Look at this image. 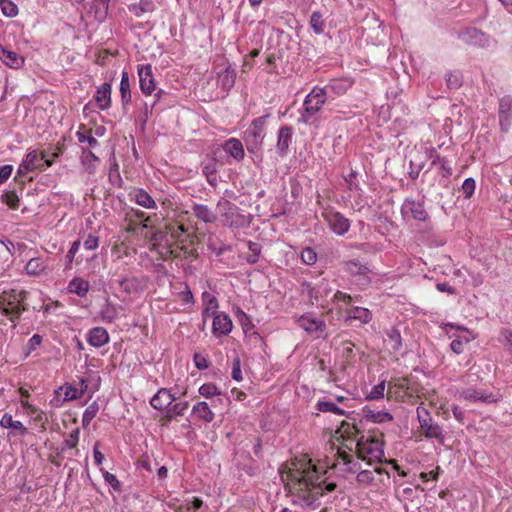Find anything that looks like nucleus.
Returning <instances> with one entry per match:
<instances>
[{
  "label": "nucleus",
  "instance_id": "25",
  "mask_svg": "<svg viewBox=\"0 0 512 512\" xmlns=\"http://www.w3.org/2000/svg\"><path fill=\"white\" fill-rule=\"evenodd\" d=\"M86 340L92 347L100 348L109 342L110 337L105 328L94 327L88 331Z\"/></svg>",
  "mask_w": 512,
  "mask_h": 512
},
{
  "label": "nucleus",
  "instance_id": "30",
  "mask_svg": "<svg viewBox=\"0 0 512 512\" xmlns=\"http://www.w3.org/2000/svg\"><path fill=\"white\" fill-rule=\"evenodd\" d=\"M0 426L3 429H11L12 431L9 433V435L19 434L24 436L27 433V428L23 425V423L19 420H14L12 415L9 413L2 415L0 419Z\"/></svg>",
  "mask_w": 512,
  "mask_h": 512
},
{
  "label": "nucleus",
  "instance_id": "54",
  "mask_svg": "<svg viewBox=\"0 0 512 512\" xmlns=\"http://www.w3.org/2000/svg\"><path fill=\"white\" fill-rule=\"evenodd\" d=\"M80 437V430L79 428H75L71 431L69 436L63 441L62 443V451H66L67 449H74L76 448Z\"/></svg>",
  "mask_w": 512,
  "mask_h": 512
},
{
  "label": "nucleus",
  "instance_id": "53",
  "mask_svg": "<svg viewBox=\"0 0 512 512\" xmlns=\"http://www.w3.org/2000/svg\"><path fill=\"white\" fill-rule=\"evenodd\" d=\"M43 338L39 334H34L26 343L24 347L25 358L29 357L41 344Z\"/></svg>",
  "mask_w": 512,
  "mask_h": 512
},
{
  "label": "nucleus",
  "instance_id": "51",
  "mask_svg": "<svg viewBox=\"0 0 512 512\" xmlns=\"http://www.w3.org/2000/svg\"><path fill=\"white\" fill-rule=\"evenodd\" d=\"M188 408L189 402L187 401L177 402L175 404L172 403L166 413L170 418L175 416H183Z\"/></svg>",
  "mask_w": 512,
  "mask_h": 512
},
{
  "label": "nucleus",
  "instance_id": "31",
  "mask_svg": "<svg viewBox=\"0 0 512 512\" xmlns=\"http://www.w3.org/2000/svg\"><path fill=\"white\" fill-rule=\"evenodd\" d=\"M94 101L100 110H106L111 105V85L107 82L98 87Z\"/></svg>",
  "mask_w": 512,
  "mask_h": 512
},
{
  "label": "nucleus",
  "instance_id": "62",
  "mask_svg": "<svg viewBox=\"0 0 512 512\" xmlns=\"http://www.w3.org/2000/svg\"><path fill=\"white\" fill-rule=\"evenodd\" d=\"M475 188H476L475 180L473 178H471V177L466 178L464 180L463 184H462V187H461L463 196L466 199L471 198L472 195L474 194Z\"/></svg>",
  "mask_w": 512,
  "mask_h": 512
},
{
  "label": "nucleus",
  "instance_id": "36",
  "mask_svg": "<svg viewBox=\"0 0 512 512\" xmlns=\"http://www.w3.org/2000/svg\"><path fill=\"white\" fill-rule=\"evenodd\" d=\"M120 310L121 306L106 300L99 312V315L104 323H113L118 319Z\"/></svg>",
  "mask_w": 512,
  "mask_h": 512
},
{
  "label": "nucleus",
  "instance_id": "5",
  "mask_svg": "<svg viewBox=\"0 0 512 512\" xmlns=\"http://www.w3.org/2000/svg\"><path fill=\"white\" fill-rule=\"evenodd\" d=\"M321 217L329 230L336 236H344L350 230L351 221L334 207H323Z\"/></svg>",
  "mask_w": 512,
  "mask_h": 512
},
{
  "label": "nucleus",
  "instance_id": "32",
  "mask_svg": "<svg viewBox=\"0 0 512 512\" xmlns=\"http://www.w3.org/2000/svg\"><path fill=\"white\" fill-rule=\"evenodd\" d=\"M292 138H293V131H292L291 127L282 126L279 129L276 147L281 156H284L287 154L289 145L292 142Z\"/></svg>",
  "mask_w": 512,
  "mask_h": 512
},
{
  "label": "nucleus",
  "instance_id": "19",
  "mask_svg": "<svg viewBox=\"0 0 512 512\" xmlns=\"http://www.w3.org/2000/svg\"><path fill=\"white\" fill-rule=\"evenodd\" d=\"M172 294L180 301L183 310H191L195 305L194 295L186 282L173 285Z\"/></svg>",
  "mask_w": 512,
  "mask_h": 512
},
{
  "label": "nucleus",
  "instance_id": "37",
  "mask_svg": "<svg viewBox=\"0 0 512 512\" xmlns=\"http://www.w3.org/2000/svg\"><path fill=\"white\" fill-rule=\"evenodd\" d=\"M80 161L84 169L93 174L96 172L100 159L89 149H82Z\"/></svg>",
  "mask_w": 512,
  "mask_h": 512
},
{
  "label": "nucleus",
  "instance_id": "8",
  "mask_svg": "<svg viewBox=\"0 0 512 512\" xmlns=\"http://www.w3.org/2000/svg\"><path fill=\"white\" fill-rule=\"evenodd\" d=\"M457 38L467 45L488 48L495 40L487 33L475 28L466 27L458 32Z\"/></svg>",
  "mask_w": 512,
  "mask_h": 512
},
{
  "label": "nucleus",
  "instance_id": "43",
  "mask_svg": "<svg viewBox=\"0 0 512 512\" xmlns=\"http://www.w3.org/2000/svg\"><path fill=\"white\" fill-rule=\"evenodd\" d=\"M45 269L46 264L44 260L39 257L30 259L25 266L26 273L31 276H38L44 272Z\"/></svg>",
  "mask_w": 512,
  "mask_h": 512
},
{
  "label": "nucleus",
  "instance_id": "61",
  "mask_svg": "<svg viewBox=\"0 0 512 512\" xmlns=\"http://www.w3.org/2000/svg\"><path fill=\"white\" fill-rule=\"evenodd\" d=\"M351 197H355L353 208L357 211H361L364 207L368 205V201L363 191L360 189L358 192H353L350 195Z\"/></svg>",
  "mask_w": 512,
  "mask_h": 512
},
{
  "label": "nucleus",
  "instance_id": "12",
  "mask_svg": "<svg viewBox=\"0 0 512 512\" xmlns=\"http://www.w3.org/2000/svg\"><path fill=\"white\" fill-rule=\"evenodd\" d=\"M298 325L307 333L316 338L326 337V323L322 318L316 317L313 313H305L297 319Z\"/></svg>",
  "mask_w": 512,
  "mask_h": 512
},
{
  "label": "nucleus",
  "instance_id": "38",
  "mask_svg": "<svg viewBox=\"0 0 512 512\" xmlns=\"http://www.w3.org/2000/svg\"><path fill=\"white\" fill-rule=\"evenodd\" d=\"M192 212L197 219L204 223H213L216 220V214L207 205L194 204Z\"/></svg>",
  "mask_w": 512,
  "mask_h": 512
},
{
  "label": "nucleus",
  "instance_id": "42",
  "mask_svg": "<svg viewBox=\"0 0 512 512\" xmlns=\"http://www.w3.org/2000/svg\"><path fill=\"white\" fill-rule=\"evenodd\" d=\"M332 303L337 307L339 310H347L348 307L351 306L353 298L351 295L342 292V291H336L332 298Z\"/></svg>",
  "mask_w": 512,
  "mask_h": 512
},
{
  "label": "nucleus",
  "instance_id": "57",
  "mask_svg": "<svg viewBox=\"0 0 512 512\" xmlns=\"http://www.w3.org/2000/svg\"><path fill=\"white\" fill-rule=\"evenodd\" d=\"M247 246L248 250L250 251V254L246 257V261L249 264H255L259 259L261 253V246L253 241H248Z\"/></svg>",
  "mask_w": 512,
  "mask_h": 512
},
{
  "label": "nucleus",
  "instance_id": "26",
  "mask_svg": "<svg viewBox=\"0 0 512 512\" xmlns=\"http://www.w3.org/2000/svg\"><path fill=\"white\" fill-rule=\"evenodd\" d=\"M0 60L11 69H20L24 65V57L20 54L6 49L0 44Z\"/></svg>",
  "mask_w": 512,
  "mask_h": 512
},
{
  "label": "nucleus",
  "instance_id": "21",
  "mask_svg": "<svg viewBox=\"0 0 512 512\" xmlns=\"http://www.w3.org/2000/svg\"><path fill=\"white\" fill-rule=\"evenodd\" d=\"M139 86L145 95H151L155 89V80L150 64L138 66Z\"/></svg>",
  "mask_w": 512,
  "mask_h": 512
},
{
  "label": "nucleus",
  "instance_id": "44",
  "mask_svg": "<svg viewBox=\"0 0 512 512\" xmlns=\"http://www.w3.org/2000/svg\"><path fill=\"white\" fill-rule=\"evenodd\" d=\"M385 341L393 351H398L402 347L401 334L396 328H391L386 332Z\"/></svg>",
  "mask_w": 512,
  "mask_h": 512
},
{
  "label": "nucleus",
  "instance_id": "6",
  "mask_svg": "<svg viewBox=\"0 0 512 512\" xmlns=\"http://www.w3.org/2000/svg\"><path fill=\"white\" fill-rule=\"evenodd\" d=\"M303 293L308 296L311 305L324 308L328 303V297L332 293V287L326 279H321L317 284L304 282Z\"/></svg>",
  "mask_w": 512,
  "mask_h": 512
},
{
  "label": "nucleus",
  "instance_id": "55",
  "mask_svg": "<svg viewBox=\"0 0 512 512\" xmlns=\"http://www.w3.org/2000/svg\"><path fill=\"white\" fill-rule=\"evenodd\" d=\"M198 392L205 398H212L214 396L221 395L220 389L213 383H205L201 385Z\"/></svg>",
  "mask_w": 512,
  "mask_h": 512
},
{
  "label": "nucleus",
  "instance_id": "24",
  "mask_svg": "<svg viewBox=\"0 0 512 512\" xmlns=\"http://www.w3.org/2000/svg\"><path fill=\"white\" fill-rule=\"evenodd\" d=\"M131 201H134L137 205L145 209H156L157 204L152 196L142 188H133L129 192Z\"/></svg>",
  "mask_w": 512,
  "mask_h": 512
},
{
  "label": "nucleus",
  "instance_id": "11",
  "mask_svg": "<svg viewBox=\"0 0 512 512\" xmlns=\"http://www.w3.org/2000/svg\"><path fill=\"white\" fill-rule=\"evenodd\" d=\"M43 163L41 152L36 149L28 151L17 168L16 178H27L31 172H42Z\"/></svg>",
  "mask_w": 512,
  "mask_h": 512
},
{
  "label": "nucleus",
  "instance_id": "45",
  "mask_svg": "<svg viewBox=\"0 0 512 512\" xmlns=\"http://www.w3.org/2000/svg\"><path fill=\"white\" fill-rule=\"evenodd\" d=\"M316 409L323 413H333L335 415H345V410L338 407L335 403L326 400H319L316 403Z\"/></svg>",
  "mask_w": 512,
  "mask_h": 512
},
{
  "label": "nucleus",
  "instance_id": "29",
  "mask_svg": "<svg viewBox=\"0 0 512 512\" xmlns=\"http://www.w3.org/2000/svg\"><path fill=\"white\" fill-rule=\"evenodd\" d=\"M224 152L234 158L236 161L244 159L245 152L242 142L237 138H229L222 145Z\"/></svg>",
  "mask_w": 512,
  "mask_h": 512
},
{
  "label": "nucleus",
  "instance_id": "22",
  "mask_svg": "<svg viewBox=\"0 0 512 512\" xmlns=\"http://www.w3.org/2000/svg\"><path fill=\"white\" fill-rule=\"evenodd\" d=\"M353 85L350 78H339L331 80L325 85L324 91L329 98H335L344 95Z\"/></svg>",
  "mask_w": 512,
  "mask_h": 512
},
{
  "label": "nucleus",
  "instance_id": "15",
  "mask_svg": "<svg viewBox=\"0 0 512 512\" xmlns=\"http://www.w3.org/2000/svg\"><path fill=\"white\" fill-rule=\"evenodd\" d=\"M498 122L500 130L507 133L512 126V96L504 95L498 102Z\"/></svg>",
  "mask_w": 512,
  "mask_h": 512
},
{
  "label": "nucleus",
  "instance_id": "27",
  "mask_svg": "<svg viewBox=\"0 0 512 512\" xmlns=\"http://www.w3.org/2000/svg\"><path fill=\"white\" fill-rule=\"evenodd\" d=\"M352 320H357L361 324H368L372 320V313L365 307L353 306L346 310L345 322Z\"/></svg>",
  "mask_w": 512,
  "mask_h": 512
},
{
  "label": "nucleus",
  "instance_id": "60",
  "mask_svg": "<svg viewBox=\"0 0 512 512\" xmlns=\"http://www.w3.org/2000/svg\"><path fill=\"white\" fill-rule=\"evenodd\" d=\"M422 152L426 160H431V166H436L438 162L443 158L440 157L437 149L434 147H424Z\"/></svg>",
  "mask_w": 512,
  "mask_h": 512
},
{
  "label": "nucleus",
  "instance_id": "59",
  "mask_svg": "<svg viewBox=\"0 0 512 512\" xmlns=\"http://www.w3.org/2000/svg\"><path fill=\"white\" fill-rule=\"evenodd\" d=\"M445 81L449 89H457L462 84L461 75L456 72H448L445 75Z\"/></svg>",
  "mask_w": 512,
  "mask_h": 512
},
{
  "label": "nucleus",
  "instance_id": "1",
  "mask_svg": "<svg viewBox=\"0 0 512 512\" xmlns=\"http://www.w3.org/2000/svg\"><path fill=\"white\" fill-rule=\"evenodd\" d=\"M325 474L324 467L313 464L310 459L293 461L288 471L281 473L282 481L291 497V503L301 508L317 509L321 504L320 497L336 488L334 482H327L324 478Z\"/></svg>",
  "mask_w": 512,
  "mask_h": 512
},
{
  "label": "nucleus",
  "instance_id": "49",
  "mask_svg": "<svg viewBox=\"0 0 512 512\" xmlns=\"http://www.w3.org/2000/svg\"><path fill=\"white\" fill-rule=\"evenodd\" d=\"M300 259L304 265L312 266L317 262V252L312 247H305L300 252Z\"/></svg>",
  "mask_w": 512,
  "mask_h": 512
},
{
  "label": "nucleus",
  "instance_id": "39",
  "mask_svg": "<svg viewBox=\"0 0 512 512\" xmlns=\"http://www.w3.org/2000/svg\"><path fill=\"white\" fill-rule=\"evenodd\" d=\"M236 72L231 67H227L218 73V84L224 91H229L235 84Z\"/></svg>",
  "mask_w": 512,
  "mask_h": 512
},
{
  "label": "nucleus",
  "instance_id": "56",
  "mask_svg": "<svg viewBox=\"0 0 512 512\" xmlns=\"http://www.w3.org/2000/svg\"><path fill=\"white\" fill-rule=\"evenodd\" d=\"M99 410L98 404L96 402H93L90 404L82 415V425L83 427H88L93 420V418L96 416L97 412Z\"/></svg>",
  "mask_w": 512,
  "mask_h": 512
},
{
  "label": "nucleus",
  "instance_id": "58",
  "mask_svg": "<svg viewBox=\"0 0 512 512\" xmlns=\"http://www.w3.org/2000/svg\"><path fill=\"white\" fill-rule=\"evenodd\" d=\"M100 470L102 472V476H103L105 483L108 484L114 491L120 492L122 486H121V482L117 479V477L114 474H112L102 468Z\"/></svg>",
  "mask_w": 512,
  "mask_h": 512
},
{
  "label": "nucleus",
  "instance_id": "33",
  "mask_svg": "<svg viewBox=\"0 0 512 512\" xmlns=\"http://www.w3.org/2000/svg\"><path fill=\"white\" fill-rule=\"evenodd\" d=\"M363 416L366 420L373 423H386L393 420L390 412L384 410H373L369 406H364L362 409Z\"/></svg>",
  "mask_w": 512,
  "mask_h": 512
},
{
  "label": "nucleus",
  "instance_id": "28",
  "mask_svg": "<svg viewBox=\"0 0 512 512\" xmlns=\"http://www.w3.org/2000/svg\"><path fill=\"white\" fill-rule=\"evenodd\" d=\"M87 387V381L82 378L80 380V388H76L71 384L66 383L59 388V391L63 392V401L67 402L82 397L85 391L87 390Z\"/></svg>",
  "mask_w": 512,
  "mask_h": 512
},
{
  "label": "nucleus",
  "instance_id": "47",
  "mask_svg": "<svg viewBox=\"0 0 512 512\" xmlns=\"http://www.w3.org/2000/svg\"><path fill=\"white\" fill-rule=\"evenodd\" d=\"M310 27L315 34L320 35L325 30V21L319 11H314L310 17Z\"/></svg>",
  "mask_w": 512,
  "mask_h": 512
},
{
  "label": "nucleus",
  "instance_id": "14",
  "mask_svg": "<svg viewBox=\"0 0 512 512\" xmlns=\"http://www.w3.org/2000/svg\"><path fill=\"white\" fill-rule=\"evenodd\" d=\"M267 117L268 116H261L255 118L249 128L245 131L244 139L248 146L251 144L257 147L263 142Z\"/></svg>",
  "mask_w": 512,
  "mask_h": 512
},
{
  "label": "nucleus",
  "instance_id": "63",
  "mask_svg": "<svg viewBox=\"0 0 512 512\" xmlns=\"http://www.w3.org/2000/svg\"><path fill=\"white\" fill-rule=\"evenodd\" d=\"M2 199H3V202L7 206H9V208L14 209V210L19 208L20 199L15 193H13V192L6 193L2 196Z\"/></svg>",
  "mask_w": 512,
  "mask_h": 512
},
{
  "label": "nucleus",
  "instance_id": "50",
  "mask_svg": "<svg viewBox=\"0 0 512 512\" xmlns=\"http://www.w3.org/2000/svg\"><path fill=\"white\" fill-rule=\"evenodd\" d=\"M0 10L6 17L13 18L18 15V6L12 0H0Z\"/></svg>",
  "mask_w": 512,
  "mask_h": 512
},
{
  "label": "nucleus",
  "instance_id": "64",
  "mask_svg": "<svg viewBox=\"0 0 512 512\" xmlns=\"http://www.w3.org/2000/svg\"><path fill=\"white\" fill-rule=\"evenodd\" d=\"M357 172L351 171L346 177L345 182L348 185V189L351 193L360 191L359 182L356 179Z\"/></svg>",
  "mask_w": 512,
  "mask_h": 512
},
{
  "label": "nucleus",
  "instance_id": "46",
  "mask_svg": "<svg viewBox=\"0 0 512 512\" xmlns=\"http://www.w3.org/2000/svg\"><path fill=\"white\" fill-rule=\"evenodd\" d=\"M154 9L155 5L150 0H141L139 4L129 6V11L137 17L142 16L144 13H150L154 11Z\"/></svg>",
  "mask_w": 512,
  "mask_h": 512
},
{
  "label": "nucleus",
  "instance_id": "41",
  "mask_svg": "<svg viewBox=\"0 0 512 512\" xmlns=\"http://www.w3.org/2000/svg\"><path fill=\"white\" fill-rule=\"evenodd\" d=\"M343 270L353 278L365 272H370L369 268L358 260H349L344 262Z\"/></svg>",
  "mask_w": 512,
  "mask_h": 512
},
{
  "label": "nucleus",
  "instance_id": "3",
  "mask_svg": "<svg viewBox=\"0 0 512 512\" xmlns=\"http://www.w3.org/2000/svg\"><path fill=\"white\" fill-rule=\"evenodd\" d=\"M329 99L324 91V88L315 86L306 95L303 101V107L298 119L299 123L311 124L317 113L321 110L322 106Z\"/></svg>",
  "mask_w": 512,
  "mask_h": 512
},
{
  "label": "nucleus",
  "instance_id": "35",
  "mask_svg": "<svg viewBox=\"0 0 512 512\" xmlns=\"http://www.w3.org/2000/svg\"><path fill=\"white\" fill-rule=\"evenodd\" d=\"M191 414L196 418L204 421L205 423H210L214 420L215 414L210 409L209 405L205 401H199L193 405Z\"/></svg>",
  "mask_w": 512,
  "mask_h": 512
},
{
  "label": "nucleus",
  "instance_id": "17",
  "mask_svg": "<svg viewBox=\"0 0 512 512\" xmlns=\"http://www.w3.org/2000/svg\"><path fill=\"white\" fill-rule=\"evenodd\" d=\"M455 397L459 400H465L471 403H492L496 401V398L493 394L486 393L485 391L476 389L475 387H468L462 390H457Z\"/></svg>",
  "mask_w": 512,
  "mask_h": 512
},
{
  "label": "nucleus",
  "instance_id": "13",
  "mask_svg": "<svg viewBox=\"0 0 512 512\" xmlns=\"http://www.w3.org/2000/svg\"><path fill=\"white\" fill-rule=\"evenodd\" d=\"M447 327H449L451 330H455V332L450 335V337L453 338L452 342L450 343V348L456 354L463 353L464 345L468 344L476 338V335L465 327L456 326L451 323H448Z\"/></svg>",
  "mask_w": 512,
  "mask_h": 512
},
{
  "label": "nucleus",
  "instance_id": "23",
  "mask_svg": "<svg viewBox=\"0 0 512 512\" xmlns=\"http://www.w3.org/2000/svg\"><path fill=\"white\" fill-rule=\"evenodd\" d=\"M202 312L201 316L204 322H206L211 316L218 313L219 302L217 297L209 292L203 291L201 294Z\"/></svg>",
  "mask_w": 512,
  "mask_h": 512
},
{
  "label": "nucleus",
  "instance_id": "18",
  "mask_svg": "<svg viewBox=\"0 0 512 512\" xmlns=\"http://www.w3.org/2000/svg\"><path fill=\"white\" fill-rule=\"evenodd\" d=\"M211 317L213 318L212 333L215 337L220 338L231 333L233 323L228 314L225 312H218Z\"/></svg>",
  "mask_w": 512,
  "mask_h": 512
},
{
  "label": "nucleus",
  "instance_id": "10",
  "mask_svg": "<svg viewBox=\"0 0 512 512\" xmlns=\"http://www.w3.org/2000/svg\"><path fill=\"white\" fill-rule=\"evenodd\" d=\"M217 209L225 225L239 227L245 223V216L241 214L239 208L229 200L221 199L218 201Z\"/></svg>",
  "mask_w": 512,
  "mask_h": 512
},
{
  "label": "nucleus",
  "instance_id": "52",
  "mask_svg": "<svg viewBox=\"0 0 512 512\" xmlns=\"http://www.w3.org/2000/svg\"><path fill=\"white\" fill-rule=\"evenodd\" d=\"M76 137L79 143H87L90 147H96L99 145L98 140L91 134L90 130L81 129L76 132Z\"/></svg>",
  "mask_w": 512,
  "mask_h": 512
},
{
  "label": "nucleus",
  "instance_id": "48",
  "mask_svg": "<svg viewBox=\"0 0 512 512\" xmlns=\"http://www.w3.org/2000/svg\"><path fill=\"white\" fill-rule=\"evenodd\" d=\"M386 380L380 381L377 385L373 386L369 393L365 396V400L374 401L383 399L385 396Z\"/></svg>",
  "mask_w": 512,
  "mask_h": 512
},
{
  "label": "nucleus",
  "instance_id": "16",
  "mask_svg": "<svg viewBox=\"0 0 512 512\" xmlns=\"http://www.w3.org/2000/svg\"><path fill=\"white\" fill-rule=\"evenodd\" d=\"M337 458L332 463V468L337 472L344 474H355L360 470L359 463L354 459L353 455L344 451H337Z\"/></svg>",
  "mask_w": 512,
  "mask_h": 512
},
{
  "label": "nucleus",
  "instance_id": "9",
  "mask_svg": "<svg viewBox=\"0 0 512 512\" xmlns=\"http://www.w3.org/2000/svg\"><path fill=\"white\" fill-rule=\"evenodd\" d=\"M402 218L408 222L415 220L418 222H426L429 214L425 209L424 201L413 198H406L401 205Z\"/></svg>",
  "mask_w": 512,
  "mask_h": 512
},
{
  "label": "nucleus",
  "instance_id": "2",
  "mask_svg": "<svg viewBox=\"0 0 512 512\" xmlns=\"http://www.w3.org/2000/svg\"><path fill=\"white\" fill-rule=\"evenodd\" d=\"M357 458L368 465L380 463L384 458L383 442L375 436H361L356 444Z\"/></svg>",
  "mask_w": 512,
  "mask_h": 512
},
{
  "label": "nucleus",
  "instance_id": "34",
  "mask_svg": "<svg viewBox=\"0 0 512 512\" xmlns=\"http://www.w3.org/2000/svg\"><path fill=\"white\" fill-rule=\"evenodd\" d=\"M89 289V282L82 277L72 278L67 285V291L69 293L75 294L81 298L85 297L88 294Z\"/></svg>",
  "mask_w": 512,
  "mask_h": 512
},
{
  "label": "nucleus",
  "instance_id": "20",
  "mask_svg": "<svg viewBox=\"0 0 512 512\" xmlns=\"http://www.w3.org/2000/svg\"><path fill=\"white\" fill-rule=\"evenodd\" d=\"M177 399H179V395L172 394V390L160 388L150 399V405L159 411L166 409L167 412L170 405Z\"/></svg>",
  "mask_w": 512,
  "mask_h": 512
},
{
  "label": "nucleus",
  "instance_id": "40",
  "mask_svg": "<svg viewBox=\"0 0 512 512\" xmlns=\"http://www.w3.org/2000/svg\"><path fill=\"white\" fill-rule=\"evenodd\" d=\"M120 94H121V103L124 107L130 104L132 95L130 90V81H129V75L126 71H123L121 74V81H120Z\"/></svg>",
  "mask_w": 512,
  "mask_h": 512
},
{
  "label": "nucleus",
  "instance_id": "4",
  "mask_svg": "<svg viewBox=\"0 0 512 512\" xmlns=\"http://www.w3.org/2000/svg\"><path fill=\"white\" fill-rule=\"evenodd\" d=\"M26 298V291L18 289L4 290L0 294V310L8 316L12 322H15L25 310L21 304Z\"/></svg>",
  "mask_w": 512,
  "mask_h": 512
},
{
  "label": "nucleus",
  "instance_id": "7",
  "mask_svg": "<svg viewBox=\"0 0 512 512\" xmlns=\"http://www.w3.org/2000/svg\"><path fill=\"white\" fill-rule=\"evenodd\" d=\"M417 419L420 428L427 439H436L439 442L444 441L442 427L433 420L430 412L423 406L416 408Z\"/></svg>",
  "mask_w": 512,
  "mask_h": 512
}]
</instances>
